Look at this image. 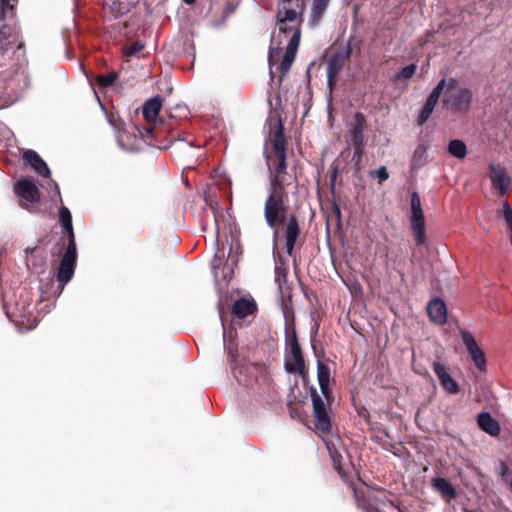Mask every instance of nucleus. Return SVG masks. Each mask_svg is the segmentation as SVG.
<instances>
[{
    "instance_id": "1",
    "label": "nucleus",
    "mask_w": 512,
    "mask_h": 512,
    "mask_svg": "<svg viewBox=\"0 0 512 512\" xmlns=\"http://www.w3.org/2000/svg\"><path fill=\"white\" fill-rule=\"evenodd\" d=\"M441 99L442 109L452 114H465L472 106L473 92L462 86L455 77H443L428 95L418 118L417 124L423 126L430 118Z\"/></svg>"
},
{
    "instance_id": "2",
    "label": "nucleus",
    "mask_w": 512,
    "mask_h": 512,
    "mask_svg": "<svg viewBox=\"0 0 512 512\" xmlns=\"http://www.w3.org/2000/svg\"><path fill=\"white\" fill-rule=\"evenodd\" d=\"M162 107V98L159 95L147 100L142 107V115L147 122V126L140 130V134L147 140H154L161 149L168 148L174 143L179 134L175 132L170 123L165 124L163 120H158V114Z\"/></svg>"
},
{
    "instance_id": "3",
    "label": "nucleus",
    "mask_w": 512,
    "mask_h": 512,
    "mask_svg": "<svg viewBox=\"0 0 512 512\" xmlns=\"http://www.w3.org/2000/svg\"><path fill=\"white\" fill-rule=\"evenodd\" d=\"M330 368L324 362L317 361V380L324 399L319 395L315 387L310 388V397L313 406L314 425L317 430L329 434L332 430L331 419L327 411V405L334 401L330 384Z\"/></svg>"
},
{
    "instance_id": "4",
    "label": "nucleus",
    "mask_w": 512,
    "mask_h": 512,
    "mask_svg": "<svg viewBox=\"0 0 512 512\" xmlns=\"http://www.w3.org/2000/svg\"><path fill=\"white\" fill-rule=\"evenodd\" d=\"M286 147L284 127L280 122L272 139V150L265 156L269 171V187L287 188L291 184L287 172Z\"/></svg>"
},
{
    "instance_id": "5",
    "label": "nucleus",
    "mask_w": 512,
    "mask_h": 512,
    "mask_svg": "<svg viewBox=\"0 0 512 512\" xmlns=\"http://www.w3.org/2000/svg\"><path fill=\"white\" fill-rule=\"evenodd\" d=\"M289 195L286 188L269 187L264 203V218L269 228L273 229V240L280 236L279 226L289 217Z\"/></svg>"
},
{
    "instance_id": "6",
    "label": "nucleus",
    "mask_w": 512,
    "mask_h": 512,
    "mask_svg": "<svg viewBox=\"0 0 512 512\" xmlns=\"http://www.w3.org/2000/svg\"><path fill=\"white\" fill-rule=\"evenodd\" d=\"M352 54L351 40L346 43L333 44L327 54V86L332 92L335 89L339 73L349 61Z\"/></svg>"
},
{
    "instance_id": "7",
    "label": "nucleus",
    "mask_w": 512,
    "mask_h": 512,
    "mask_svg": "<svg viewBox=\"0 0 512 512\" xmlns=\"http://www.w3.org/2000/svg\"><path fill=\"white\" fill-rule=\"evenodd\" d=\"M14 193L19 198V205L32 213L40 202V191L32 178H23L14 185Z\"/></svg>"
},
{
    "instance_id": "8",
    "label": "nucleus",
    "mask_w": 512,
    "mask_h": 512,
    "mask_svg": "<svg viewBox=\"0 0 512 512\" xmlns=\"http://www.w3.org/2000/svg\"><path fill=\"white\" fill-rule=\"evenodd\" d=\"M286 343L289 346V352L285 357V369L289 373L304 374L305 360L302 349L298 342L296 329H292V333L286 337Z\"/></svg>"
},
{
    "instance_id": "9",
    "label": "nucleus",
    "mask_w": 512,
    "mask_h": 512,
    "mask_svg": "<svg viewBox=\"0 0 512 512\" xmlns=\"http://www.w3.org/2000/svg\"><path fill=\"white\" fill-rule=\"evenodd\" d=\"M411 230L413 232L417 245H423L426 242L425 218L421 206L420 196L416 191L411 193Z\"/></svg>"
},
{
    "instance_id": "10",
    "label": "nucleus",
    "mask_w": 512,
    "mask_h": 512,
    "mask_svg": "<svg viewBox=\"0 0 512 512\" xmlns=\"http://www.w3.org/2000/svg\"><path fill=\"white\" fill-rule=\"evenodd\" d=\"M77 261L76 244H67L57 271V281L67 284L73 277Z\"/></svg>"
},
{
    "instance_id": "11",
    "label": "nucleus",
    "mask_w": 512,
    "mask_h": 512,
    "mask_svg": "<svg viewBox=\"0 0 512 512\" xmlns=\"http://www.w3.org/2000/svg\"><path fill=\"white\" fill-rule=\"evenodd\" d=\"M280 235L285 240L286 252L292 256L294 248L301 234V228L298 217L295 214H289L284 224L279 226Z\"/></svg>"
},
{
    "instance_id": "12",
    "label": "nucleus",
    "mask_w": 512,
    "mask_h": 512,
    "mask_svg": "<svg viewBox=\"0 0 512 512\" xmlns=\"http://www.w3.org/2000/svg\"><path fill=\"white\" fill-rule=\"evenodd\" d=\"M489 178L492 187L498 191L501 196H504L509 190L512 179L508 175L506 168L501 164L489 165Z\"/></svg>"
},
{
    "instance_id": "13",
    "label": "nucleus",
    "mask_w": 512,
    "mask_h": 512,
    "mask_svg": "<svg viewBox=\"0 0 512 512\" xmlns=\"http://www.w3.org/2000/svg\"><path fill=\"white\" fill-rule=\"evenodd\" d=\"M460 336L463 344L465 345L472 361L480 371L486 370V358L484 351L478 346L473 335L466 331L461 330Z\"/></svg>"
},
{
    "instance_id": "14",
    "label": "nucleus",
    "mask_w": 512,
    "mask_h": 512,
    "mask_svg": "<svg viewBox=\"0 0 512 512\" xmlns=\"http://www.w3.org/2000/svg\"><path fill=\"white\" fill-rule=\"evenodd\" d=\"M299 44H300V30L296 29L286 47V51L284 53L282 61L279 64V67H278L279 72H280V81H282L283 78L289 72V70L292 66V63L296 57V53H297Z\"/></svg>"
},
{
    "instance_id": "15",
    "label": "nucleus",
    "mask_w": 512,
    "mask_h": 512,
    "mask_svg": "<svg viewBox=\"0 0 512 512\" xmlns=\"http://www.w3.org/2000/svg\"><path fill=\"white\" fill-rule=\"evenodd\" d=\"M59 220L63 227L64 234L58 239L56 246H64L66 241L67 244H76L72 224V215L67 207L62 206L59 209Z\"/></svg>"
},
{
    "instance_id": "16",
    "label": "nucleus",
    "mask_w": 512,
    "mask_h": 512,
    "mask_svg": "<svg viewBox=\"0 0 512 512\" xmlns=\"http://www.w3.org/2000/svg\"><path fill=\"white\" fill-rule=\"evenodd\" d=\"M432 368L444 390L450 394H456L459 392L460 389L458 383L451 377L448 372V368L444 364L435 361L432 364Z\"/></svg>"
},
{
    "instance_id": "17",
    "label": "nucleus",
    "mask_w": 512,
    "mask_h": 512,
    "mask_svg": "<svg viewBox=\"0 0 512 512\" xmlns=\"http://www.w3.org/2000/svg\"><path fill=\"white\" fill-rule=\"evenodd\" d=\"M367 127V121L363 113L356 112L353 116L349 141L352 145H365L364 130Z\"/></svg>"
},
{
    "instance_id": "18",
    "label": "nucleus",
    "mask_w": 512,
    "mask_h": 512,
    "mask_svg": "<svg viewBox=\"0 0 512 512\" xmlns=\"http://www.w3.org/2000/svg\"><path fill=\"white\" fill-rule=\"evenodd\" d=\"M23 161L26 165L32 167L35 172L43 177H48L50 175V169L48 168L46 162L39 156V154L31 149L26 150L23 153Z\"/></svg>"
},
{
    "instance_id": "19",
    "label": "nucleus",
    "mask_w": 512,
    "mask_h": 512,
    "mask_svg": "<svg viewBox=\"0 0 512 512\" xmlns=\"http://www.w3.org/2000/svg\"><path fill=\"white\" fill-rule=\"evenodd\" d=\"M427 312L432 322L442 325L447 321V308L444 301L438 297L432 299L428 306Z\"/></svg>"
},
{
    "instance_id": "20",
    "label": "nucleus",
    "mask_w": 512,
    "mask_h": 512,
    "mask_svg": "<svg viewBox=\"0 0 512 512\" xmlns=\"http://www.w3.org/2000/svg\"><path fill=\"white\" fill-rule=\"evenodd\" d=\"M478 427L492 437H498L501 432L499 422L489 412H481L477 415Z\"/></svg>"
},
{
    "instance_id": "21",
    "label": "nucleus",
    "mask_w": 512,
    "mask_h": 512,
    "mask_svg": "<svg viewBox=\"0 0 512 512\" xmlns=\"http://www.w3.org/2000/svg\"><path fill=\"white\" fill-rule=\"evenodd\" d=\"M256 311V302L253 299H247L245 297L237 299L232 307V314L239 319L253 315Z\"/></svg>"
},
{
    "instance_id": "22",
    "label": "nucleus",
    "mask_w": 512,
    "mask_h": 512,
    "mask_svg": "<svg viewBox=\"0 0 512 512\" xmlns=\"http://www.w3.org/2000/svg\"><path fill=\"white\" fill-rule=\"evenodd\" d=\"M432 486L440 492L443 497L455 499L457 497L456 489L445 478L436 477L432 480Z\"/></svg>"
},
{
    "instance_id": "23",
    "label": "nucleus",
    "mask_w": 512,
    "mask_h": 512,
    "mask_svg": "<svg viewBox=\"0 0 512 512\" xmlns=\"http://www.w3.org/2000/svg\"><path fill=\"white\" fill-rule=\"evenodd\" d=\"M351 487L358 508H360L364 512H381L376 506H374L371 503V500L366 496L363 490H358L353 484L351 485Z\"/></svg>"
},
{
    "instance_id": "24",
    "label": "nucleus",
    "mask_w": 512,
    "mask_h": 512,
    "mask_svg": "<svg viewBox=\"0 0 512 512\" xmlns=\"http://www.w3.org/2000/svg\"><path fill=\"white\" fill-rule=\"evenodd\" d=\"M330 0H313L310 12V24L316 26L321 21Z\"/></svg>"
},
{
    "instance_id": "25",
    "label": "nucleus",
    "mask_w": 512,
    "mask_h": 512,
    "mask_svg": "<svg viewBox=\"0 0 512 512\" xmlns=\"http://www.w3.org/2000/svg\"><path fill=\"white\" fill-rule=\"evenodd\" d=\"M14 28L10 25H2L0 27V52L4 53L9 49V46L14 42L13 36Z\"/></svg>"
},
{
    "instance_id": "26",
    "label": "nucleus",
    "mask_w": 512,
    "mask_h": 512,
    "mask_svg": "<svg viewBox=\"0 0 512 512\" xmlns=\"http://www.w3.org/2000/svg\"><path fill=\"white\" fill-rule=\"evenodd\" d=\"M303 11H304V5L301 6V11L300 12H297L295 9H292L290 7H284L283 11L278 9V12H277V23L278 24H283L285 22H294L298 19V17L302 16L303 14Z\"/></svg>"
},
{
    "instance_id": "27",
    "label": "nucleus",
    "mask_w": 512,
    "mask_h": 512,
    "mask_svg": "<svg viewBox=\"0 0 512 512\" xmlns=\"http://www.w3.org/2000/svg\"><path fill=\"white\" fill-rule=\"evenodd\" d=\"M448 152L457 159H464L467 155V146L462 140H451L448 144Z\"/></svg>"
},
{
    "instance_id": "28",
    "label": "nucleus",
    "mask_w": 512,
    "mask_h": 512,
    "mask_svg": "<svg viewBox=\"0 0 512 512\" xmlns=\"http://www.w3.org/2000/svg\"><path fill=\"white\" fill-rule=\"evenodd\" d=\"M118 78L116 71H110L108 74H101L96 77L97 84L102 88L112 86Z\"/></svg>"
},
{
    "instance_id": "29",
    "label": "nucleus",
    "mask_w": 512,
    "mask_h": 512,
    "mask_svg": "<svg viewBox=\"0 0 512 512\" xmlns=\"http://www.w3.org/2000/svg\"><path fill=\"white\" fill-rule=\"evenodd\" d=\"M15 0H0V17L2 19L13 18L15 9L13 2Z\"/></svg>"
},
{
    "instance_id": "30",
    "label": "nucleus",
    "mask_w": 512,
    "mask_h": 512,
    "mask_svg": "<svg viewBox=\"0 0 512 512\" xmlns=\"http://www.w3.org/2000/svg\"><path fill=\"white\" fill-rule=\"evenodd\" d=\"M417 69L416 64L412 63L403 67L397 74L396 80H408L412 78Z\"/></svg>"
},
{
    "instance_id": "31",
    "label": "nucleus",
    "mask_w": 512,
    "mask_h": 512,
    "mask_svg": "<svg viewBox=\"0 0 512 512\" xmlns=\"http://www.w3.org/2000/svg\"><path fill=\"white\" fill-rule=\"evenodd\" d=\"M427 156V149L425 147V145L423 144H419L415 151H414V154H413V159H412V162H413V165H423L424 164V160Z\"/></svg>"
},
{
    "instance_id": "32",
    "label": "nucleus",
    "mask_w": 512,
    "mask_h": 512,
    "mask_svg": "<svg viewBox=\"0 0 512 512\" xmlns=\"http://www.w3.org/2000/svg\"><path fill=\"white\" fill-rule=\"evenodd\" d=\"M284 318L286 325V337L288 334L292 333V329H295V321H294V312L292 308H288L287 306L284 309Z\"/></svg>"
},
{
    "instance_id": "33",
    "label": "nucleus",
    "mask_w": 512,
    "mask_h": 512,
    "mask_svg": "<svg viewBox=\"0 0 512 512\" xmlns=\"http://www.w3.org/2000/svg\"><path fill=\"white\" fill-rule=\"evenodd\" d=\"M369 175L371 178H377L379 184H382L389 178V172L385 166H380L377 170L370 171Z\"/></svg>"
},
{
    "instance_id": "34",
    "label": "nucleus",
    "mask_w": 512,
    "mask_h": 512,
    "mask_svg": "<svg viewBox=\"0 0 512 512\" xmlns=\"http://www.w3.org/2000/svg\"><path fill=\"white\" fill-rule=\"evenodd\" d=\"M353 146V156L352 161L357 170L360 169V163L362 161V157L364 154L365 145H352Z\"/></svg>"
},
{
    "instance_id": "35",
    "label": "nucleus",
    "mask_w": 512,
    "mask_h": 512,
    "mask_svg": "<svg viewBox=\"0 0 512 512\" xmlns=\"http://www.w3.org/2000/svg\"><path fill=\"white\" fill-rule=\"evenodd\" d=\"M503 217L512 235V208L507 201L503 203Z\"/></svg>"
},
{
    "instance_id": "36",
    "label": "nucleus",
    "mask_w": 512,
    "mask_h": 512,
    "mask_svg": "<svg viewBox=\"0 0 512 512\" xmlns=\"http://www.w3.org/2000/svg\"><path fill=\"white\" fill-rule=\"evenodd\" d=\"M144 49V45L140 42H133L126 47L125 53L127 56L135 55Z\"/></svg>"
},
{
    "instance_id": "37",
    "label": "nucleus",
    "mask_w": 512,
    "mask_h": 512,
    "mask_svg": "<svg viewBox=\"0 0 512 512\" xmlns=\"http://www.w3.org/2000/svg\"><path fill=\"white\" fill-rule=\"evenodd\" d=\"M338 173H339V167H338V165L333 163L331 165V172H330V190H331L332 194H334V191H335V183H336Z\"/></svg>"
},
{
    "instance_id": "38",
    "label": "nucleus",
    "mask_w": 512,
    "mask_h": 512,
    "mask_svg": "<svg viewBox=\"0 0 512 512\" xmlns=\"http://www.w3.org/2000/svg\"><path fill=\"white\" fill-rule=\"evenodd\" d=\"M282 277L285 279L286 278V272L283 270L281 271L279 268H276V277H275V281L278 283L279 287H281V280H282Z\"/></svg>"
},
{
    "instance_id": "39",
    "label": "nucleus",
    "mask_w": 512,
    "mask_h": 512,
    "mask_svg": "<svg viewBox=\"0 0 512 512\" xmlns=\"http://www.w3.org/2000/svg\"><path fill=\"white\" fill-rule=\"evenodd\" d=\"M228 357L230 358V361H235L237 357V350H233L231 347H229Z\"/></svg>"
},
{
    "instance_id": "40",
    "label": "nucleus",
    "mask_w": 512,
    "mask_h": 512,
    "mask_svg": "<svg viewBox=\"0 0 512 512\" xmlns=\"http://www.w3.org/2000/svg\"><path fill=\"white\" fill-rule=\"evenodd\" d=\"M361 416L364 418L367 424H370V413L366 409L361 413Z\"/></svg>"
},
{
    "instance_id": "41",
    "label": "nucleus",
    "mask_w": 512,
    "mask_h": 512,
    "mask_svg": "<svg viewBox=\"0 0 512 512\" xmlns=\"http://www.w3.org/2000/svg\"><path fill=\"white\" fill-rule=\"evenodd\" d=\"M379 433H381L383 436L387 437V438H390V433L387 431V429L385 428H380L379 429Z\"/></svg>"
},
{
    "instance_id": "42",
    "label": "nucleus",
    "mask_w": 512,
    "mask_h": 512,
    "mask_svg": "<svg viewBox=\"0 0 512 512\" xmlns=\"http://www.w3.org/2000/svg\"><path fill=\"white\" fill-rule=\"evenodd\" d=\"M279 30H280V32H282V33H287V32L292 31V28H291V27H286V26H285V27L280 26V27H279Z\"/></svg>"
},
{
    "instance_id": "43",
    "label": "nucleus",
    "mask_w": 512,
    "mask_h": 512,
    "mask_svg": "<svg viewBox=\"0 0 512 512\" xmlns=\"http://www.w3.org/2000/svg\"><path fill=\"white\" fill-rule=\"evenodd\" d=\"M184 3L188 4V5H192L194 4L197 0H182Z\"/></svg>"
},
{
    "instance_id": "44",
    "label": "nucleus",
    "mask_w": 512,
    "mask_h": 512,
    "mask_svg": "<svg viewBox=\"0 0 512 512\" xmlns=\"http://www.w3.org/2000/svg\"><path fill=\"white\" fill-rule=\"evenodd\" d=\"M290 2H292V0H279L280 4H288Z\"/></svg>"
},
{
    "instance_id": "45",
    "label": "nucleus",
    "mask_w": 512,
    "mask_h": 512,
    "mask_svg": "<svg viewBox=\"0 0 512 512\" xmlns=\"http://www.w3.org/2000/svg\"><path fill=\"white\" fill-rule=\"evenodd\" d=\"M35 249H36V248H31V249H30V248H27V249H26V252H27V253H33V252L35 251Z\"/></svg>"
},
{
    "instance_id": "46",
    "label": "nucleus",
    "mask_w": 512,
    "mask_h": 512,
    "mask_svg": "<svg viewBox=\"0 0 512 512\" xmlns=\"http://www.w3.org/2000/svg\"><path fill=\"white\" fill-rule=\"evenodd\" d=\"M290 414L293 415V414H296V411L293 410V408L290 406Z\"/></svg>"
},
{
    "instance_id": "47",
    "label": "nucleus",
    "mask_w": 512,
    "mask_h": 512,
    "mask_svg": "<svg viewBox=\"0 0 512 512\" xmlns=\"http://www.w3.org/2000/svg\"><path fill=\"white\" fill-rule=\"evenodd\" d=\"M290 414L293 415V414H296V411L293 410V408L290 406Z\"/></svg>"
},
{
    "instance_id": "48",
    "label": "nucleus",
    "mask_w": 512,
    "mask_h": 512,
    "mask_svg": "<svg viewBox=\"0 0 512 512\" xmlns=\"http://www.w3.org/2000/svg\"><path fill=\"white\" fill-rule=\"evenodd\" d=\"M335 208H336L337 213L340 214V209L337 207V205H335Z\"/></svg>"
},
{
    "instance_id": "49",
    "label": "nucleus",
    "mask_w": 512,
    "mask_h": 512,
    "mask_svg": "<svg viewBox=\"0 0 512 512\" xmlns=\"http://www.w3.org/2000/svg\"><path fill=\"white\" fill-rule=\"evenodd\" d=\"M271 61H272V55L270 54L269 55V62L271 63Z\"/></svg>"
},
{
    "instance_id": "50",
    "label": "nucleus",
    "mask_w": 512,
    "mask_h": 512,
    "mask_svg": "<svg viewBox=\"0 0 512 512\" xmlns=\"http://www.w3.org/2000/svg\"><path fill=\"white\" fill-rule=\"evenodd\" d=\"M464 512H475V511H472V510H465Z\"/></svg>"
}]
</instances>
